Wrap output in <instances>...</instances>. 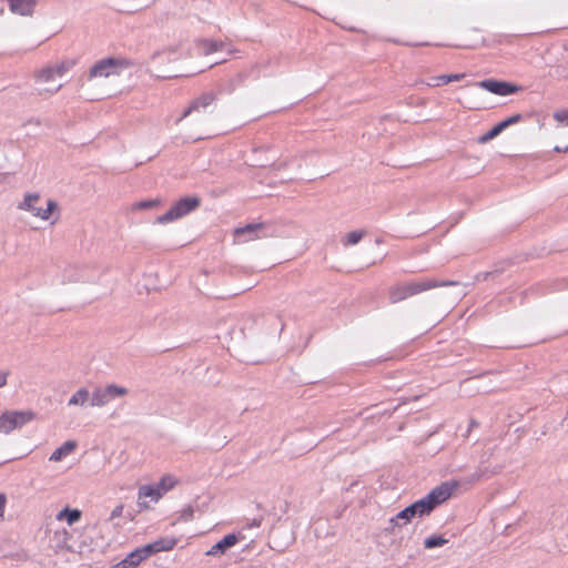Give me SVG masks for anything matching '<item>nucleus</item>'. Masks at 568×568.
Masks as SVG:
<instances>
[{"instance_id":"22","label":"nucleus","mask_w":568,"mask_h":568,"mask_svg":"<svg viewBox=\"0 0 568 568\" xmlns=\"http://www.w3.org/2000/svg\"><path fill=\"white\" fill-rule=\"evenodd\" d=\"M506 129V123H497L494 128H491L488 132H486L483 136L479 138L480 143H486L497 135H499Z\"/></svg>"},{"instance_id":"16","label":"nucleus","mask_w":568,"mask_h":568,"mask_svg":"<svg viewBox=\"0 0 568 568\" xmlns=\"http://www.w3.org/2000/svg\"><path fill=\"white\" fill-rule=\"evenodd\" d=\"M77 442L75 440H67L62 444L59 448H57L49 457L50 462H61L63 458H65L68 455L73 453L77 448Z\"/></svg>"},{"instance_id":"39","label":"nucleus","mask_w":568,"mask_h":568,"mask_svg":"<svg viewBox=\"0 0 568 568\" xmlns=\"http://www.w3.org/2000/svg\"><path fill=\"white\" fill-rule=\"evenodd\" d=\"M470 426H477L476 422H475V420H471V422H470Z\"/></svg>"},{"instance_id":"13","label":"nucleus","mask_w":568,"mask_h":568,"mask_svg":"<svg viewBox=\"0 0 568 568\" xmlns=\"http://www.w3.org/2000/svg\"><path fill=\"white\" fill-rule=\"evenodd\" d=\"M414 518L410 507L400 510L395 517L389 519V527H386L387 532H393L395 527H402L408 524Z\"/></svg>"},{"instance_id":"10","label":"nucleus","mask_w":568,"mask_h":568,"mask_svg":"<svg viewBox=\"0 0 568 568\" xmlns=\"http://www.w3.org/2000/svg\"><path fill=\"white\" fill-rule=\"evenodd\" d=\"M241 539L240 535L235 534H229L224 536L220 541H217L215 545H213L207 551L206 556H222L224 555L230 548L235 546L239 540Z\"/></svg>"},{"instance_id":"33","label":"nucleus","mask_w":568,"mask_h":568,"mask_svg":"<svg viewBox=\"0 0 568 568\" xmlns=\"http://www.w3.org/2000/svg\"><path fill=\"white\" fill-rule=\"evenodd\" d=\"M519 119H520V115H514L511 118L506 119L505 121H501L500 123H506V128H507L510 124L518 122Z\"/></svg>"},{"instance_id":"38","label":"nucleus","mask_w":568,"mask_h":568,"mask_svg":"<svg viewBox=\"0 0 568 568\" xmlns=\"http://www.w3.org/2000/svg\"><path fill=\"white\" fill-rule=\"evenodd\" d=\"M62 85H58L52 92H57L61 89Z\"/></svg>"},{"instance_id":"17","label":"nucleus","mask_w":568,"mask_h":568,"mask_svg":"<svg viewBox=\"0 0 568 568\" xmlns=\"http://www.w3.org/2000/svg\"><path fill=\"white\" fill-rule=\"evenodd\" d=\"M213 101H214V95L213 94H210V93L203 94L202 97H200L199 99H196L195 101H193L191 103V105L184 111V113L182 115V119L186 118L187 115H190L193 111H199L201 108L205 109Z\"/></svg>"},{"instance_id":"32","label":"nucleus","mask_w":568,"mask_h":568,"mask_svg":"<svg viewBox=\"0 0 568 568\" xmlns=\"http://www.w3.org/2000/svg\"><path fill=\"white\" fill-rule=\"evenodd\" d=\"M6 504H7L6 495L0 494V519L3 518Z\"/></svg>"},{"instance_id":"31","label":"nucleus","mask_w":568,"mask_h":568,"mask_svg":"<svg viewBox=\"0 0 568 568\" xmlns=\"http://www.w3.org/2000/svg\"><path fill=\"white\" fill-rule=\"evenodd\" d=\"M123 513V505H119L116 506L112 513H111V516H110V520L114 519V518H118L122 515Z\"/></svg>"},{"instance_id":"7","label":"nucleus","mask_w":568,"mask_h":568,"mask_svg":"<svg viewBox=\"0 0 568 568\" xmlns=\"http://www.w3.org/2000/svg\"><path fill=\"white\" fill-rule=\"evenodd\" d=\"M129 389L115 384L97 387L91 396L90 406L103 407L112 399L128 395Z\"/></svg>"},{"instance_id":"1","label":"nucleus","mask_w":568,"mask_h":568,"mask_svg":"<svg viewBox=\"0 0 568 568\" xmlns=\"http://www.w3.org/2000/svg\"><path fill=\"white\" fill-rule=\"evenodd\" d=\"M458 283L455 281H437L435 278H423L392 286L388 292V298L390 303L395 304L433 288L455 286Z\"/></svg>"},{"instance_id":"5","label":"nucleus","mask_w":568,"mask_h":568,"mask_svg":"<svg viewBox=\"0 0 568 568\" xmlns=\"http://www.w3.org/2000/svg\"><path fill=\"white\" fill-rule=\"evenodd\" d=\"M32 410H7L0 415V433L9 434L36 419Z\"/></svg>"},{"instance_id":"3","label":"nucleus","mask_w":568,"mask_h":568,"mask_svg":"<svg viewBox=\"0 0 568 568\" xmlns=\"http://www.w3.org/2000/svg\"><path fill=\"white\" fill-rule=\"evenodd\" d=\"M18 207L30 212L34 217L48 220L53 211L58 209V204L53 200H48L43 206L41 204L40 194L29 193L24 196V200L18 205Z\"/></svg>"},{"instance_id":"21","label":"nucleus","mask_w":568,"mask_h":568,"mask_svg":"<svg viewBox=\"0 0 568 568\" xmlns=\"http://www.w3.org/2000/svg\"><path fill=\"white\" fill-rule=\"evenodd\" d=\"M57 518L59 520L65 519L69 525H72L81 518V511L78 509L64 508L58 514Z\"/></svg>"},{"instance_id":"27","label":"nucleus","mask_w":568,"mask_h":568,"mask_svg":"<svg viewBox=\"0 0 568 568\" xmlns=\"http://www.w3.org/2000/svg\"><path fill=\"white\" fill-rule=\"evenodd\" d=\"M75 65V60H63L57 65L52 67L58 77H62L65 72Z\"/></svg>"},{"instance_id":"12","label":"nucleus","mask_w":568,"mask_h":568,"mask_svg":"<svg viewBox=\"0 0 568 568\" xmlns=\"http://www.w3.org/2000/svg\"><path fill=\"white\" fill-rule=\"evenodd\" d=\"M10 11L14 14L31 16L38 3V0H7Z\"/></svg>"},{"instance_id":"2","label":"nucleus","mask_w":568,"mask_h":568,"mask_svg":"<svg viewBox=\"0 0 568 568\" xmlns=\"http://www.w3.org/2000/svg\"><path fill=\"white\" fill-rule=\"evenodd\" d=\"M456 487V484L444 483L438 487L434 488L427 496L415 501L409 507L413 511V516L415 517H424L428 516L436 506L446 501Z\"/></svg>"},{"instance_id":"37","label":"nucleus","mask_w":568,"mask_h":568,"mask_svg":"<svg viewBox=\"0 0 568 568\" xmlns=\"http://www.w3.org/2000/svg\"><path fill=\"white\" fill-rule=\"evenodd\" d=\"M393 42H394V43H396V44H405V45H408V44H409V43H406V42H400V41H398V40H394Z\"/></svg>"},{"instance_id":"15","label":"nucleus","mask_w":568,"mask_h":568,"mask_svg":"<svg viewBox=\"0 0 568 568\" xmlns=\"http://www.w3.org/2000/svg\"><path fill=\"white\" fill-rule=\"evenodd\" d=\"M554 119L558 122V135H562L565 133V130L568 129V110H558L554 113ZM568 150V143L560 148L555 146V151L557 152H565Z\"/></svg>"},{"instance_id":"8","label":"nucleus","mask_w":568,"mask_h":568,"mask_svg":"<svg viewBox=\"0 0 568 568\" xmlns=\"http://www.w3.org/2000/svg\"><path fill=\"white\" fill-rule=\"evenodd\" d=\"M478 85L490 93L503 97L517 93L521 90V88L518 85L491 79L480 81Z\"/></svg>"},{"instance_id":"18","label":"nucleus","mask_w":568,"mask_h":568,"mask_svg":"<svg viewBox=\"0 0 568 568\" xmlns=\"http://www.w3.org/2000/svg\"><path fill=\"white\" fill-rule=\"evenodd\" d=\"M144 560L139 549L131 551L123 560L115 565V568H136Z\"/></svg>"},{"instance_id":"23","label":"nucleus","mask_w":568,"mask_h":568,"mask_svg":"<svg viewBox=\"0 0 568 568\" xmlns=\"http://www.w3.org/2000/svg\"><path fill=\"white\" fill-rule=\"evenodd\" d=\"M175 545L176 540L174 538H160L153 541V546H155L158 552L171 550Z\"/></svg>"},{"instance_id":"35","label":"nucleus","mask_w":568,"mask_h":568,"mask_svg":"<svg viewBox=\"0 0 568 568\" xmlns=\"http://www.w3.org/2000/svg\"><path fill=\"white\" fill-rule=\"evenodd\" d=\"M222 48V43H219V42H211L210 43V48H209V51H217Z\"/></svg>"},{"instance_id":"30","label":"nucleus","mask_w":568,"mask_h":568,"mask_svg":"<svg viewBox=\"0 0 568 568\" xmlns=\"http://www.w3.org/2000/svg\"><path fill=\"white\" fill-rule=\"evenodd\" d=\"M193 515H194V510L192 507L189 506L182 510L181 518L183 520H191L193 518Z\"/></svg>"},{"instance_id":"4","label":"nucleus","mask_w":568,"mask_h":568,"mask_svg":"<svg viewBox=\"0 0 568 568\" xmlns=\"http://www.w3.org/2000/svg\"><path fill=\"white\" fill-rule=\"evenodd\" d=\"M201 204V199L199 196H187L180 199L175 202L171 209L163 215L156 219V222L160 224H165L173 222L178 219H181L189 214L190 212L196 210Z\"/></svg>"},{"instance_id":"20","label":"nucleus","mask_w":568,"mask_h":568,"mask_svg":"<svg viewBox=\"0 0 568 568\" xmlns=\"http://www.w3.org/2000/svg\"><path fill=\"white\" fill-rule=\"evenodd\" d=\"M178 484V480L175 479L174 476L172 475H164L159 484L156 485L159 491L161 493V495L163 496L165 493H168L169 490L173 489L174 486Z\"/></svg>"},{"instance_id":"19","label":"nucleus","mask_w":568,"mask_h":568,"mask_svg":"<svg viewBox=\"0 0 568 568\" xmlns=\"http://www.w3.org/2000/svg\"><path fill=\"white\" fill-rule=\"evenodd\" d=\"M90 393L87 388H79L69 399V406H85L89 403Z\"/></svg>"},{"instance_id":"14","label":"nucleus","mask_w":568,"mask_h":568,"mask_svg":"<svg viewBox=\"0 0 568 568\" xmlns=\"http://www.w3.org/2000/svg\"><path fill=\"white\" fill-rule=\"evenodd\" d=\"M465 73H455V74H443V75H436L432 77L427 82L426 85L437 88L447 85L450 82L460 81L465 78Z\"/></svg>"},{"instance_id":"36","label":"nucleus","mask_w":568,"mask_h":568,"mask_svg":"<svg viewBox=\"0 0 568 568\" xmlns=\"http://www.w3.org/2000/svg\"><path fill=\"white\" fill-rule=\"evenodd\" d=\"M261 525V520L254 519L252 526L258 527Z\"/></svg>"},{"instance_id":"28","label":"nucleus","mask_w":568,"mask_h":568,"mask_svg":"<svg viewBox=\"0 0 568 568\" xmlns=\"http://www.w3.org/2000/svg\"><path fill=\"white\" fill-rule=\"evenodd\" d=\"M160 204H161V201L158 200V199H155V200H148V201H140V202H135L132 205V210H135V211L146 210V209H152V207L159 206Z\"/></svg>"},{"instance_id":"29","label":"nucleus","mask_w":568,"mask_h":568,"mask_svg":"<svg viewBox=\"0 0 568 568\" xmlns=\"http://www.w3.org/2000/svg\"><path fill=\"white\" fill-rule=\"evenodd\" d=\"M139 551L142 554L143 558L146 559L149 558L151 555L153 554H156L158 551L155 550V546H153V542L151 544H148L141 548H138Z\"/></svg>"},{"instance_id":"9","label":"nucleus","mask_w":568,"mask_h":568,"mask_svg":"<svg viewBox=\"0 0 568 568\" xmlns=\"http://www.w3.org/2000/svg\"><path fill=\"white\" fill-rule=\"evenodd\" d=\"M264 229L263 223H251L236 227L233 232L236 243H244L260 239V232Z\"/></svg>"},{"instance_id":"6","label":"nucleus","mask_w":568,"mask_h":568,"mask_svg":"<svg viewBox=\"0 0 568 568\" xmlns=\"http://www.w3.org/2000/svg\"><path fill=\"white\" fill-rule=\"evenodd\" d=\"M132 63L123 58H108L98 61L90 70V79L108 78L116 75L121 70L131 67Z\"/></svg>"},{"instance_id":"11","label":"nucleus","mask_w":568,"mask_h":568,"mask_svg":"<svg viewBox=\"0 0 568 568\" xmlns=\"http://www.w3.org/2000/svg\"><path fill=\"white\" fill-rule=\"evenodd\" d=\"M138 497L139 507L148 509L150 505L145 501V498H150L151 501L156 503L162 498V495L156 486L143 485L139 488Z\"/></svg>"},{"instance_id":"24","label":"nucleus","mask_w":568,"mask_h":568,"mask_svg":"<svg viewBox=\"0 0 568 568\" xmlns=\"http://www.w3.org/2000/svg\"><path fill=\"white\" fill-rule=\"evenodd\" d=\"M57 75L54 69L52 67H47L41 69L37 75L36 79L38 82L47 83L52 81Z\"/></svg>"},{"instance_id":"25","label":"nucleus","mask_w":568,"mask_h":568,"mask_svg":"<svg viewBox=\"0 0 568 568\" xmlns=\"http://www.w3.org/2000/svg\"><path fill=\"white\" fill-rule=\"evenodd\" d=\"M364 235V231H352L346 234L342 242L345 246L355 245L363 239Z\"/></svg>"},{"instance_id":"34","label":"nucleus","mask_w":568,"mask_h":568,"mask_svg":"<svg viewBox=\"0 0 568 568\" xmlns=\"http://www.w3.org/2000/svg\"><path fill=\"white\" fill-rule=\"evenodd\" d=\"M7 376H8L7 372L0 371V387L6 385Z\"/></svg>"},{"instance_id":"26","label":"nucleus","mask_w":568,"mask_h":568,"mask_svg":"<svg viewBox=\"0 0 568 568\" xmlns=\"http://www.w3.org/2000/svg\"><path fill=\"white\" fill-rule=\"evenodd\" d=\"M447 542H448V540L442 536H430L425 539L424 546H425V548L430 549V548L442 547Z\"/></svg>"}]
</instances>
